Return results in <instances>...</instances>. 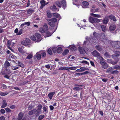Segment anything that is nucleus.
Wrapping results in <instances>:
<instances>
[{"label": "nucleus", "instance_id": "0e129e2a", "mask_svg": "<svg viewBox=\"0 0 120 120\" xmlns=\"http://www.w3.org/2000/svg\"><path fill=\"white\" fill-rule=\"evenodd\" d=\"M105 56L107 57H109V53L107 52H106L104 54Z\"/></svg>", "mask_w": 120, "mask_h": 120}, {"label": "nucleus", "instance_id": "603ef678", "mask_svg": "<svg viewBox=\"0 0 120 120\" xmlns=\"http://www.w3.org/2000/svg\"><path fill=\"white\" fill-rule=\"evenodd\" d=\"M33 55L30 54L28 55L26 57V59H30L32 58Z\"/></svg>", "mask_w": 120, "mask_h": 120}, {"label": "nucleus", "instance_id": "ddd939ff", "mask_svg": "<svg viewBox=\"0 0 120 120\" xmlns=\"http://www.w3.org/2000/svg\"><path fill=\"white\" fill-rule=\"evenodd\" d=\"M79 50L80 54H85V51L82 47H79Z\"/></svg>", "mask_w": 120, "mask_h": 120}, {"label": "nucleus", "instance_id": "c85d7f7f", "mask_svg": "<svg viewBox=\"0 0 120 120\" xmlns=\"http://www.w3.org/2000/svg\"><path fill=\"white\" fill-rule=\"evenodd\" d=\"M47 13L48 17L49 18H51L52 15L50 11H47Z\"/></svg>", "mask_w": 120, "mask_h": 120}, {"label": "nucleus", "instance_id": "bf43d9fd", "mask_svg": "<svg viewBox=\"0 0 120 120\" xmlns=\"http://www.w3.org/2000/svg\"><path fill=\"white\" fill-rule=\"evenodd\" d=\"M8 106L11 109H14L15 107V105H11L9 106V105H8Z\"/></svg>", "mask_w": 120, "mask_h": 120}, {"label": "nucleus", "instance_id": "4be33fe9", "mask_svg": "<svg viewBox=\"0 0 120 120\" xmlns=\"http://www.w3.org/2000/svg\"><path fill=\"white\" fill-rule=\"evenodd\" d=\"M108 21L109 19L108 18L105 17L104 19L103 20V23L104 24H107Z\"/></svg>", "mask_w": 120, "mask_h": 120}, {"label": "nucleus", "instance_id": "052dcab7", "mask_svg": "<svg viewBox=\"0 0 120 120\" xmlns=\"http://www.w3.org/2000/svg\"><path fill=\"white\" fill-rule=\"evenodd\" d=\"M22 29H20L18 33L17 34V35H21L22 33Z\"/></svg>", "mask_w": 120, "mask_h": 120}, {"label": "nucleus", "instance_id": "4468645a", "mask_svg": "<svg viewBox=\"0 0 120 120\" xmlns=\"http://www.w3.org/2000/svg\"><path fill=\"white\" fill-rule=\"evenodd\" d=\"M52 16L54 17H56L58 18L59 20H60L61 19V17L60 15L58 13H53L52 14Z\"/></svg>", "mask_w": 120, "mask_h": 120}, {"label": "nucleus", "instance_id": "c9c22d12", "mask_svg": "<svg viewBox=\"0 0 120 120\" xmlns=\"http://www.w3.org/2000/svg\"><path fill=\"white\" fill-rule=\"evenodd\" d=\"M117 52L118 53L116 55L114 54L113 55H112V57L114 59L115 58V57H116V58L117 56H119L120 54V52L118 51Z\"/></svg>", "mask_w": 120, "mask_h": 120}, {"label": "nucleus", "instance_id": "3c124183", "mask_svg": "<svg viewBox=\"0 0 120 120\" xmlns=\"http://www.w3.org/2000/svg\"><path fill=\"white\" fill-rule=\"evenodd\" d=\"M19 66L18 67H17L16 66L14 67L13 66H11V68L13 70H16L18 69L19 68Z\"/></svg>", "mask_w": 120, "mask_h": 120}, {"label": "nucleus", "instance_id": "37998d69", "mask_svg": "<svg viewBox=\"0 0 120 120\" xmlns=\"http://www.w3.org/2000/svg\"><path fill=\"white\" fill-rule=\"evenodd\" d=\"M45 29H44L42 27H40V28L39 31L40 32L42 33H45Z\"/></svg>", "mask_w": 120, "mask_h": 120}, {"label": "nucleus", "instance_id": "69168bd1", "mask_svg": "<svg viewBox=\"0 0 120 120\" xmlns=\"http://www.w3.org/2000/svg\"><path fill=\"white\" fill-rule=\"evenodd\" d=\"M117 61H111V63L112 64L115 65L117 63Z\"/></svg>", "mask_w": 120, "mask_h": 120}, {"label": "nucleus", "instance_id": "a211bd4d", "mask_svg": "<svg viewBox=\"0 0 120 120\" xmlns=\"http://www.w3.org/2000/svg\"><path fill=\"white\" fill-rule=\"evenodd\" d=\"M23 114L22 112H20L18 114V119L19 120H21L23 116Z\"/></svg>", "mask_w": 120, "mask_h": 120}, {"label": "nucleus", "instance_id": "9b49d317", "mask_svg": "<svg viewBox=\"0 0 120 120\" xmlns=\"http://www.w3.org/2000/svg\"><path fill=\"white\" fill-rule=\"evenodd\" d=\"M89 5V3L86 1H83L82 2V6L83 8H85L87 7Z\"/></svg>", "mask_w": 120, "mask_h": 120}, {"label": "nucleus", "instance_id": "4d7b16f0", "mask_svg": "<svg viewBox=\"0 0 120 120\" xmlns=\"http://www.w3.org/2000/svg\"><path fill=\"white\" fill-rule=\"evenodd\" d=\"M89 73V72L88 71H86L84 72L83 73H77V74H81V75H85V74H88Z\"/></svg>", "mask_w": 120, "mask_h": 120}, {"label": "nucleus", "instance_id": "39448f33", "mask_svg": "<svg viewBox=\"0 0 120 120\" xmlns=\"http://www.w3.org/2000/svg\"><path fill=\"white\" fill-rule=\"evenodd\" d=\"M100 63L102 65V67L104 69H107L108 66V65L107 63L104 61H101Z\"/></svg>", "mask_w": 120, "mask_h": 120}, {"label": "nucleus", "instance_id": "cd10ccee", "mask_svg": "<svg viewBox=\"0 0 120 120\" xmlns=\"http://www.w3.org/2000/svg\"><path fill=\"white\" fill-rule=\"evenodd\" d=\"M7 46L9 49L11 50V48L10 47L11 45V41H10L9 40L7 42Z\"/></svg>", "mask_w": 120, "mask_h": 120}, {"label": "nucleus", "instance_id": "c756f323", "mask_svg": "<svg viewBox=\"0 0 120 120\" xmlns=\"http://www.w3.org/2000/svg\"><path fill=\"white\" fill-rule=\"evenodd\" d=\"M98 34L95 32H94L93 33V35L94 37V38H96L97 40L98 39Z\"/></svg>", "mask_w": 120, "mask_h": 120}, {"label": "nucleus", "instance_id": "f03ea898", "mask_svg": "<svg viewBox=\"0 0 120 120\" xmlns=\"http://www.w3.org/2000/svg\"><path fill=\"white\" fill-rule=\"evenodd\" d=\"M92 55L96 57L98 59L100 60H104L103 58L100 56L99 53L96 50H95L92 52Z\"/></svg>", "mask_w": 120, "mask_h": 120}, {"label": "nucleus", "instance_id": "2eb2a0df", "mask_svg": "<svg viewBox=\"0 0 120 120\" xmlns=\"http://www.w3.org/2000/svg\"><path fill=\"white\" fill-rule=\"evenodd\" d=\"M2 105L1 106V108H3L6 107L7 105V103L6 102V101L5 100H3Z\"/></svg>", "mask_w": 120, "mask_h": 120}, {"label": "nucleus", "instance_id": "393cba45", "mask_svg": "<svg viewBox=\"0 0 120 120\" xmlns=\"http://www.w3.org/2000/svg\"><path fill=\"white\" fill-rule=\"evenodd\" d=\"M36 111V109H33L30 111L29 112V115H32L34 114Z\"/></svg>", "mask_w": 120, "mask_h": 120}, {"label": "nucleus", "instance_id": "e2e57ef3", "mask_svg": "<svg viewBox=\"0 0 120 120\" xmlns=\"http://www.w3.org/2000/svg\"><path fill=\"white\" fill-rule=\"evenodd\" d=\"M48 52L49 54H51L52 53V51L51 49H49L48 50Z\"/></svg>", "mask_w": 120, "mask_h": 120}, {"label": "nucleus", "instance_id": "4c0bfd02", "mask_svg": "<svg viewBox=\"0 0 120 120\" xmlns=\"http://www.w3.org/2000/svg\"><path fill=\"white\" fill-rule=\"evenodd\" d=\"M8 92H0V95L2 96H4L7 95L8 94Z\"/></svg>", "mask_w": 120, "mask_h": 120}, {"label": "nucleus", "instance_id": "1a4fd4ad", "mask_svg": "<svg viewBox=\"0 0 120 120\" xmlns=\"http://www.w3.org/2000/svg\"><path fill=\"white\" fill-rule=\"evenodd\" d=\"M35 9L33 8H30L27 11V13L29 15H31V14L34 12Z\"/></svg>", "mask_w": 120, "mask_h": 120}, {"label": "nucleus", "instance_id": "79ce46f5", "mask_svg": "<svg viewBox=\"0 0 120 120\" xmlns=\"http://www.w3.org/2000/svg\"><path fill=\"white\" fill-rule=\"evenodd\" d=\"M101 27L102 31L103 32H105L106 29V26L104 25H101Z\"/></svg>", "mask_w": 120, "mask_h": 120}, {"label": "nucleus", "instance_id": "9d476101", "mask_svg": "<svg viewBox=\"0 0 120 120\" xmlns=\"http://www.w3.org/2000/svg\"><path fill=\"white\" fill-rule=\"evenodd\" d=\"M35 35L37 38V41H40L42 39L41 34L39 33H36Z\"/></svg>", "mask_w": 120, "mask_h": 120}, {"label": "nucleus", "instance_id": "5701e85b", "mask_svg": "<svg viewBox=\"0 0 120 120\" xmlns=\"http://www.w3.org/2000/svg\"><path fill=\"white\" fill-rule=\"evenodd\" d=\"M40 53V52H37L35 55L37 59L38 60H40L41 59V54L38 53Z\"/></svg>", "mask_w": 120, "mask_h": 120}, {"label": "nucleus", "instance_id": "f3484780", "mask_svg": "<svg viewBox=\"0 0 120 120\" xmlns=\"http://www.w3.org/2000/svg\"><path fill=\"white\" fill-rule=\"evenodd\" d=\"M38 109L37 110H36V112L38 113H39L41 112V109L42 108V106L41 105H39L38 106Z\"/></svg>", "mask_w": 120, "mask_h": 120}, {"label": "nucleus", "instance_id": "ea45409f", "mask_svg": "<svg viewBox=\"0 0 120 120\" xmlns=\"http://www.w3.org/2000/svg\"><path fill=\"white\" fill-rule=\"evenodd\" d=\"M62 51V49L61 47H58L57 49V52L58 53H61Z\"/></svg>", "mask_w": 120, "mask_h": 120}, {"label": "nucleus", "instance_id": "8fccbe9b", "mask_svg": "<svg viewBox=\"0 0 120 120\" xmlns=\"http://www.w3.org/2000/svg\"><path fill=\"white\" fill-rule=\"evenodd\" d=\"M18 65L22 68H23L24 67V64L21 62H19V63Z\"/></svg>", "mask_w": 120, "mask_h": 120}, {"label": "nucleus", "instance_id": "6ab92c4d", "mask_svg": "<svg viewBox=\"0 0 120 120\" xmlns=\"http://www.w3.org/2000/svg\"><path fill=\"white\" fill-rule=\"evenodd\" d=\"M4 67L6 68H7L8 67L10 66V63L7 61H6L4 64Z\"/></svg>", "mask_w": 120, "mask_h": 120}, {"label": "nucleus", "instance_id": "de8ad7c7", "mask_svg": "<svg viewBox=\"0 0 120 120\" xmlns=\"http://www.w3.org/2000/svg\"><path fill=\"white\" fill-rule=\"evenodd\" d=\"M52 50L54 53H56L57 51V48L55 47H53Z\"/></svg>", "mask_w": 120, "mask_h": 120}, {"label": "nucleus", "instance_id": "20e7f679", "mask_svg": "<svg viewBox=\"0 0 120 120\" xmlns=\"http://www.w3.org/2000/svg\"><path fill=\"white\" fill-rule=\"evenodd\" d=\"M100 40L104 43L107 41V38L106 37L105 34L103 33H101L100 37Z\"/></svg>", "mask_w": 120, "mask_h": 120}, {"label": "nucleus", "instance_id": "09e8293b", "mask_svg": "<svg viewBox=\"0 0 120 120\" xmlns=\"http://www.w3.org/2000/svg\"><path fill=\"white\" fill-rule=\"evenodd\" d=\"M82 88L79 87H75L74 88H73L74 90L78 91L81 90H82Z\"/></svg>", "mask_w": 120, "mask_h": 120}, {"label": "nucleus", "instance_id": "7ed1b4c3", "mask_svg": "<svg viewBox=\"0 0 120 120\" xmlns=\"http://www.w3.org/2000/svg\"><path fill=\"white\" fill-rule=\"evenodd\" d=\"M89 21L90 22L92 23L99 22H100V19H99L96 18L90 17L89 19Z\"/></svg>", "mask_w": 120, "mask_h": 120}, {"label": "nucleus", "instance_id": "dca6fc26", "mask_svg": "<svg viewBox=\"0 0 120 120\" xmlns=\"http://www.w3.org/2000/svg\"><path fill=\"white\" fill-rule=\"evenodd\" d=\"M55 92H54L50 93L48 95V96L50 100L52 99V97L54 94H55Z\"/></svg>", "mask_w": 120, "mask_h": 120}, {"label": "nucleus", "instance_id": "338daca9", "mask_svg": "<svg viewBox=\"0 0 120 120\" xmlns=\"http://www.w3.org/2000/svg\"><path fill=\"white\" fill-rule=\"evenodd\" d=\"M69 68L72 70H75L77 68L75 67H70Z\"/></svg>", "mask_w": 120, "mask_h": 120}, {"label": "nucleus", "instance_id": "a18cd8bd", "mask_svg": "<svg viewBox=\"0 0 120 120\" xmlns=\"http://www.w3.org/2000/svg\"><path fill=\"white\" fill-rule=\"evenodd\" d=\"M43 27L46 31L48 29V27L46 23H45L43 25Z\"/></svg>", "mask_w": 120, "mask_h": 120}, {"label": "nucleus", "instance_id": "f704fd0d", "mask_svg": "<svg viewBox=\"0 0 120 120\" xmlns=\"http://www.w3.org/2000/svg\"><path fill=\"white\" fill-rule=\"evenodd\" d=\"M113 69L112 67H111L109 68L106 71V72L107 73H111L112 72Z\"/></svg>", "mask_w": 120, "mask_h": 120}, {"label": "nucleus", "instance_id": "6e6552de", "mask_svg": "<svg viewBox=\"0 0 120 120\" xmlns=\"http://www.w3.org/2000/svg\"><path fill=\"white\" fill-rule=\"evenodd\" d=\"M41 5L40 6L41 8H42L45 5H47L49 3L48 2L46 3L45 1L44 0H42L40 1Z\"/></svg>", "mask_w": 120, "mask_h": 120}, {"label": "nucleus", "instance_id": "49530a36", "mask_svg": "<svg viewBox=\"0 0 120 120\" xmlns=\"http://www.w3.org/2000/svg\"><path fill=\"white\" fill-rule=\"evenodd\" d=\"M51 8L53 11H55L57 9L56 6L55 5H53L51 7Z\"/></svg>", "mask_w": 120, "mask_h": 120}, {"label": "nucleus", "instance_id": "aec40b11", "mask_svg": "<svg viewBox=\"0 0 120 120\" xmlns=\"http://www.w3.org/2000/svg\"><path fill=\"white\" fill-rule=\"evenodd\" d=\"M95 48L96 49L99 51H100L102 50V47L100 45H96Z\"/></svg>", "mask_w": 120, "mask_h": 120}, {"label": "nucleus", "instance_id": "58836bf2", "mask_svg": "<svg viewBox=\"0 0 120 120\" xmlns=\"http://www.w3.org/2000/svg\"><path fill=\"white\" fill-rule=\"evenodd\" d=\"M113 69L119 70L120 69V66L118 65H116L113 66Z\"/></svg>", "mask_w": 120, "mask_h": 120}, {"label": "nucleus", "instance_id": "2f4dec72", "mask_svg": "<svg viewBox=\"0 0 120 120\" xmlns=\"http://www.w3.org/2000/svg\"><path fill=\"white\" fill-rule=\"evenodd\" d=\"M81 69L82 72L86 70H87L88 69L86 67H81L79 68Z\"/></svg>", "mask_w": 120, "mask_h": 120}, {"label": "nucleus", "instance_id": "6e6d98bb", "mask_svg": "<svg viewBox=\"0 0 120 120\" xmlns=\"http://www.w3.org/2000/svg\"><path fill=\"white\" fill-rule=\"evenodd\" d=\"M40 53H41L43 57H45L46 56V53L45 52L43 51H40Z\"/></svg>", "mask_w": 120, "mask_h": 120}, {"label": "nucleus", "instance_id": "f8f14e48", "mask_svg": "<svg viewBox=\"0 0 120 120\" xmlns=\"http://www.w3.org/2000/svg\"><path fill=\"white\" fill-rule=\"evenodd\" d=\"M116 28V25L114 24H112L109 27V29L110 31H114Z\"/></svg>", "mask_w": 120, "mask_h": 120}, {"label": "nucleus", "instance_id": "a878e982", "mask_svg": "<svg viewBox=\"0 0 120 120\" xmlns=\"http://www.w3.org/2000/svg\"><path fill=\"white\" fill-rule=\"evenodd\" d=\"M30 22H25L23 24H22L20 26L21 27L24 26V27H25L26 26H25L26 25L27 26H29L30 25Z\"/></svg>", "mask_w": 120, "mask_h": 120}, {"label": "nucleus", "instance_id": "680f3d73", "mask_svg": "<svg viewBox=\"0 0 120 120\" xmlns=\"http://www.w3.org/2000/svg\"><path fill=\"white\" fill-rule=\"evenodd\" d=\"M5 109L7 112H10L11 111V110L9 108H5Z\"/></svg>", "mask_w": 120, "mask_h": 120}, {"label": "nucleus", "instance_id": "13d9d810", "mask_svg": "<svg viewBox=\"0 0 120 120\" xmlns=\"http://www.w3.org/2000/svg\"><path fill=\"white\" fill-rule=\"evenodd\" d=\"M118 71L117 70H114L111 73L112 74H116L118 73Z\"/></svg>", "mask_w": 120, "mask_h": 120}, {"label": "nucleus", "instance_id": "f257e3e1", "mask_svg": "<svg viewBox=\"0 0 120 120\" xmlns=\"http://www.w3.org/2000/svg\"><path fill=\"white\" fill-rule=\"evenodd\" d=\"M56 5L59 7L60 8L61 5L62 6L63 8H65L66 6V3L65 0H62L61 3L59 1H56Z\"/></svg>", "mask_w": 120, "mask_h": 120}, {"label": "nucleus", "instance_id": "b1692460", "mask_svg": "<svg viewBox=\"0 0 120 120\" xmlns=\"http://www.w3.org/2000/svg\"><path fill=\"white\" fill-rule=\"evenodd\" d=\"M47 21H51L52 22H53L55 23L57 22V19L56 18H53L47 20Z\"/></svg>", "mask_w": 120, "mask_h": 120}, {"label": "nucleus", "instance_id": "7c9ffc66", "mask_svg": "<svg viewBox=\"0 0 120 120\" xmlns=\"http://www.w3.org/2000/svg\"><path fill=\"white\" fill-rule=\"evenodd\" d=\"M99 10V8H97L96 9H91L90 11L91 12H98V11Z\"/></svg>", "mask_w": 120, "mask_h": 120}, {"label": "nucleus", "instance_id": "5fc2aeb1", "mask_svg": "<svg viewBox=\"0 0 120 120\" xmlns=\"http://www.w3.org/2000/svg\"><path fill=\"white\" fill-rule=\"evenodd\" d=\"M31 39L33 41H35L36 39L35 36L34 35L30 37Z\"/></svg>", "mask_w": 120, "mask_h": 120}, {"label": "nucleus", "instance_id": "e433bc0d", "mask_svg": "<svg viewBox=\"0 0 120 120\" xmlns=\"http://www.w3.org/2000/svg\"><path fill=\"white\" fill-rule=\"evenodd\" d=\"M48 107L47 106H44L43 107V111L44 112V113H48V111L47 110Z\"/></svg>", "mask_w": 120, "mask_h": 120}, {"label": "nucleus", "instance_id": "a19ab883", "mask_svg": "<svg viewBox=\"0 0 120 120\" xmlns=\"http://www.w3.org/2000/svg\"><path fill=\"white\" fill-rule=\"evenodd\" d=\"M69 51V50L68 49L65 50L63 52V55L64 56L65 55L68 53Z\"/></svg>", "mask_w": 120, "mask_h": 120}, {"label": "nucleus", "instance_id": "774afa93", "mask_svg": "<svg viewBox=\"0 0 120 120\" xmlns=\"http://www.w3.org/2000/svg\"><path fill=\"white\" fill-rule=\"evenodd\" d=\"M5 118L3 116H1L0 117V120H5Z\"/></svg>", "mask_w": 120, "mask_h": 120}, {"label": "nucleus", "instance_id": "c03bdc74", "mask_svg": "<svg viewBox=\"0 0 120 120\" xmlns=\"http://www.w3.org/2000/svg\"><path fill=\"white\" fill-rule=\"evenodd\" d=\"M68 68L66 67H63L60 68H59V70H68Z\"/></svg>", "mask_w": 120, "mask_h": 120}, {"label": "nucleus", "instance_id": "412c9836", "mask_svg": "<svg viewBox=\"0 0 120 120\" xmlns=\"http://www.w3.org/2000/svg\"><path fill=\"white\" fill-rule=\"evenodd\" d=\"M54 32H52L51 33H50L49 32V31H46L45 32V34L46 35V37H49L50 36H51L53 33Z\"/></svg>", "mask_w": 120, "mask_h": 120}, {"label": "nucleus", "instance_id": "0eeeda50", "mask_svg": "<svg viewBox=\"0 0 120 120\" xmlns=\"http://www.w3.org/2000/svg\"><path fill=\"white\" fill-rule=\"evenodd\" d=\"M16 58L15 56L12 54H10L8 57V60L10 61H14Z\"/></svg>", "mask_w": 120, "mask_h": 120}, {"label": "nucleus", "instance_id": "72a5a7b5", "mask_svg": "<svg viewBox=\"0 0 120 120\" xmlns=\"http://www.w3.org/2000/svg\"><path fill=\"white\" fill-rule=\"evenodd\" d=\"M48 24L52 27H53L55 25V23L51 21L49 22Z\"/></svg>", "mask_w": 120, "mask_h": 120}, {"label": "nucleus", "instance_id": "bb28decb", "mask_svg": "<svg viewBox=\"0 0 120 120\" xmlns=\"http://www.w3.org/2000/svg\"><path fill=\"white\" fill-rule=\"evenodd\" d=\"M90 15L92 16L97 18H99L101 16L99 15L93 13H91Z\"/></svg>", "mask_w": 120, "mask_h": 120}, {"label": "nucleus", "instance_id": "423d86ee", "mask_svg": "<svg viewBox=\"0 0 120 120\" xmlns=\"http://www.w3.org/2000/svg\"><path fill=\"white\" fill-rule=\"evenodd\" d=\"M111 44L112 45V46L113 47V46H114V47L115 48H118V47H116L117 45H119V44L120 43V42L119 41H117L113 42V41H111Z\"/></svg>", "mask_w": 120, "mask_h": 120}, {"label": "nucleus", "instance_id": "864d4df0", "mask_svg": "<svg viewBox=\"0 0 120 120\" xmlns=\"http://www.w3.org/2000/svg\"><path fill=\"white\" fill-rule=\"evenodd\" d=\"M44 116L43 115H40L38 118V120H40L42 119L44 117Z\"/></svg>", "mask_w": 120, "mask_h": 120}, {"label": "nucleus", "instance_id": "473e14b6", "mask_svg": "<svg viewBox=\"0 0 120 120\" xmlns=\"http://www.w3.org/2000/svg\"><path fill=\"white\" fill-rule=\"evenodd\" d=\"M70 46H71V47L70 48L71 50L73 51H75L76 50V48L75 46L71 45H70Z\"/></svg>", "mask_w": 120, "mask_h": 120}]
</instances>
